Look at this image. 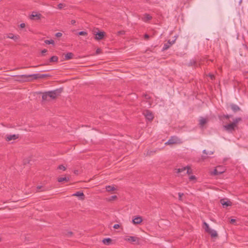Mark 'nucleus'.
I'll use <instances>...</instances> for the list:
<instances>
[{"mask_svg": "<svg viewBox=\"0 0 248 248\" xmlns=\"http://www.w3.org/2000/svg\"><path fill=\"white\" fill-rule=\"evenodd\" d=\"M117 199V196L116 195L111 196L110 197L107 199V201L109 202H111L114 200H115Z\"/></svg>", "mask_w": 248, "mask_h": 248, "instance_id": "obj_27", "label": "nucleus"}, {"mask_svg": "<svg viewBox=\"0 0 248 248\" xmlns=\"http://www.w3.org/2000/svg\"><path fill=\"white\" fill-rule=\"evenodd\" d=\"M106 189L107 191H111L115 190L116 189L114 186H106Z\"/></svg>", "mask_w": 248, "mask_h": 248, "instance_id": "obj_23", "label": "nucleus"}, {"mask_svg": "<svg viewBox=\"0 0 248 248\" xmlns=\"http://www.w3.org/2000/svg\"><path fill=\"white\" fill-rule=\"evenodd\" d=\"M41 15L40 14H37L33 12L30 18L31 19H34V18L35 17L36 19H39L41 18Z\"/></svg>", "mask_w": 248, "mask_h": 248, "instance_id": "obj_13", "label": "nucleus"}, {"mask_svg": "<svg viewBox=\"0 0 248 248\" xmlns=\"http://www.w3.org/2000/svg\"><path fill=\"white\" fill-rule=\"evenodd\" d=\"M203 153L204 154H206V155H207V154L212 155L214 154V152L210 151L209 152H207L206 150H203Z\"/></svg>", "mask_w": 248, "mask_h": 248, "instance_id": "obj_31", "label": "nucleus"}, {"mask_svg": "<svg viewBox=\"0 0 248 248\" xmlns=\"http://www.w3.org/2000/svg\"><path fill=\"white\" fill-rule=\"evenodd\" d=\"M207 121L206 119L204 118H201L200 120V124L201 126H203L205 124H206Z\"/></svg>", "mask_w": 248, "mask_h": 248, "instance_id": "obj_25", "label": "nucleus"}, {"mask_svg": "<svg viewBox=\"0 0 248 248\" xmlns=\"http://www.w3.org/2000/svg\"><path fill=\"white\" fill-rule=\"evenodd\" d=\"M220 203L224 207H226L232 205V202L229 201H225V199L220 200Z\"/></svg>", "mask_w": 248, "mask_h": 248, "instance_id": "obj_8", "label": "nucleus"}, {"mask_svg": "<svg viewBox=\"0 0 248 248\" xmlns=\"http://www.w3.org/2000/svg\"><path fill=\"white\" fill-rule=\"evenodd\" d=\"M58 168V169L62 170H65L66 169L65 167L64 166H63L62 165H60Z\"/></svg>", "mask_w": 248, "mask_h": 248, "instance_id": "obj_32", "label": "nucleus"}, {"mask_svg": "<svg viewBox=\"0 0 248 248\" xmlns=\"http://www.w3.org/2000/svg\"><path fill=\"white\" fill-rule=\"evenodd\" d=\"M190 181H193L196 180V177L194 175H191L189 178Z\"/></svg>", "mask_w": 248, "mask_h": 248, "instance_id": "obj_34", "label": "nucleus"}, {"mask_svg": "<svg viewBox=\"0 0 248 248\" xmlns=\"http://www.w3.org/2000/svg\"><path fill=\"white\" fill-rule=\"evenodd\" d=\"M235 219L232 218L231 220V223H233L235 222Z\"/></svg>", "mask_w": 248, "mask_h": 248, "instance_id": "obj_45", "label": "nucleus"}, {"mask_svg": "<svg viewBox=\"0 0 248 248\" xmlns=\"http://www.w3.org/2000/svg\"><path fill=\"white\" fill-rule=\"evenodd\" d=\"M73 195L75 196L79 197L81 199H83V197H84L83 193L81 192H77L76 193L74 194Z\"/></svg>", "mask_w": 248, "mask_h": 248, "instance_id": "obj_20", "label": "nucleus"}, {"mask_svg": "<svg viewBox=\"0 0 248 248\" xmlns=\"http://www.w3.org/2000/svg\"><path fill=\"white\" fill-rule=\"evenodd\" d=\"M45 43L46 44H48V45H49V44H52V45H54V41L53 40H45Z\"/></svg>", "mask_w": 248, "mask_h": 248, "instance_id": "obj_28", "label": "nucleus"}, {"mask_svg": "<svg viewBox=\"0 0 248 248\" xmlns=\"http://www.w3.org/2000/svg\"><path fill=\"white\" fill-rule=\"evenodd\" d=\"M42 186H38L37 187V191H42L43 190V189H42Z\"/></svg>", "mask_w": 248, "mask_h": 248, "instance_id": "obj_36", "label": "nucleus"}, {"mask_svg": "<svg viewBox=\"0 0 248 248\" xmlns=\"http://www.w3.org/2000/svg\"><path fill=\"white\" fill-rule=\"evenodd\" d=\"M73 56V54L71 52H68L66 53L65 55V60H69L72 58Z\"/></svg>", "mask_w": 248, "mask_h": 248, "instance_id": "obj_21", "label": "nucleus"}, {"mask_svg": "<svg viewBox=\"0 0 248 248\" xmlns=\"http://www.w3.org/2000/svg\"><path fill=\"white\" fill-rule=\"evenodd\" d=\"M152 17L148 14H145L142 17V20L144 22H147L151 19Z\"/></svg>", "mask_w": 248, "mask_h": 248, "instance_id": "obj_15", "label": "nucleus"}, {"mask_svg": "<svg viewBox=\"0 0 248 248\" xmlns=\"http://www.w3.org/2000/svg\"><path fill=\"white\" fill-rule=\"evenodd\" d=\"M241 120V119L240 118H236L233 120V121L232 123V124L236 127L237 126V124H238V123Z\"/></svg>", "mask_w": 248, "mask_h": 248, "instance_id": "obj_24", "label": "nucleus"}, {"mask_svg": "<svg viewBox=\"0 0 248 248\" xmlns=\"http://www.w3.org/2000/svg\"><path fill=\"white\" fill-rule=\"evenodd\" d=\"M226 117L227 118H229V116L228 115H227V116H226Z\"/></svg>", "mask_w": 248, "mask_h": 248, "instance_id": "obj_48", "label": "nucleus"}, {"mask_svg": "<svg viewBox=\"0 0 248 248\" xmlns=\"http://www.w3.org/2000/svg\"><path fill=\"white\" fill-rule=\"evenodd\" d=\"M125 240L130 242H136L138 241V238L135 236H129L125 238Z\"/></svg>", "mask_w": 248, "mask_h": 248, "instance_id": "obj_11", "label": "nucleus"}, {"mask_svg": "<svg viewBox=\"0 0 248 248\" xmlns=\"http://www.w3.org/2000/svg\"><path fill=\"white\" fill-rule=\"evenodd\" d=\"M58 61V58L56 56H52L50 59V62H57Z\"/></svg>", "mask_w": 248, "mask_h": 248, "instance_id": "obj_29", "label": "nucleus"}, {"mask_svg": "<svg viewBox=\"0 0 248 248\" xmlns=\"http://www.w3.org/2000/svg\"><path fill=\"white\" fill-rule=\"evenodd\" d=\"M209 76H210V77L211 79H213V78H214V75H213L210 74V75H209Z\"/></svg>", "mask_w": 248, "mask_h": 248, "instance_id": "obj_47", "label": "nucleus"}, {"mask_svg": "<svg viewBox=\"0 0 248 248\" xmlns=\"http://www.w3.org/2000/svg\"><path fill=\"white\" fill-rule=\"evenodd\" d=\"M203 224L204 225V230L207 232L211 229V228L209 227V225L207 223L204 222Z\"/></svg>", "mask_w": 248, "mask_h": 248, "instance_id": "obj_26", "label": "nucleus"}, {"mask_svg": "<svg viewBox=\"0 0 248 248\" xmlns=\"http://www.w3.org/2000/svg\"><path fill=\"white\" fill-rule=\"evenodd\" d=\"M111 242V239L109 238H105L102 240V242L107 245H109L110 242Z\"/></svg>", "mask_w": 248, "mask_h": 248, "instance_id": "obj_18", "label": "nucleus"}, {"mask_svg": "<svg viewBox=\"0 0 248 248\" xmlns=\"http://www.w3.org/2000/svg\"><path fill=\"white\" fill-rule=\"evenodd\" d=\"M27 77H33L34 79H36L38 78H41L44 77L45 75H40L38 74H32V75H30L28 76Z\"/></svg>", "mask_w": 248, "mask_h": 248, "instance_id": "obj_14", "label": "nucleus"}, {"mask_svg": "<svg viewBox=\"0 0 248 248\" xmlns=\"http://www.w3.org/2000/svg\"><path fill=\"white\" fill-rule=\"evenodd\" d=\"M71 23L73 25L75 24L76 23V20H72L71 21Z\"/></svg>", "mask_w": 248, "mask_h": 248, "instance_id": "obj_42", "label": "nucleus"}, {"mask_svg": "<svg viewBox=\"0 0 248 248\" xmlns=\"http://www.w3.org/2000/svg\"><path fill=\"white\" fill-rule=\"evenodd\" d=\"M61 92V89H57L54 91L46 92L42 95V99L46 101H50L54 99L60 94Z\"/></svg>", "mask_w": 248, "mask_h": 248, "instance_id": "obj_1", "label": "nucleus"}, {"mask_svg": "<svg viewBox=\"0 0 248 248\" xmlns=\"http://www.w3.org/2000/svg\"><path fill=\"white\" fill-rule=\"evenodd\" d=\"M120 227V225L118 224H116L113 226V228L115 229H117Z\"/></svg>", "mask_w": 248, "mask_h": 248, "instance_id": "obj_38", "label": "nucleus"}, {"mask_svg": "<svg viewBox=\"0 0 248 248\" xmlns=\"http://www.w3.org/2000/svg\"><path fill=\"white\" fill-rule=\"evenodd\" d=\"M55 35H56V37H59L62 36V33H61V32H57V33H56Z\"/></svg>", "mask_w": 248, "mask_h": 248, "instance_id": "obj_39", "label": "nucleus"}, {"mask_svg": "<svg viewBox=\"0 0 248 248\" xmlns=\"http://www.w3.org/2000/svg\"><path fill=\"white\" fill-rule=\"evenodd\" d=\"M18 138V135L13 134V135H7L6 136V140L7 141H11L13 140H16Z\"/></svg>", "mask_w": 248, "mask_h": 248, "instance_id": "obj_9", "label": "nucleus"}, {"mask_svg": "<svg viewBox=\"0 0 248 248\" xmlns=\"http://www.w3.org/2000/svg\"><path fill=\"white\" fill-rule=\"evenodd\" d=\"M184 195V194L183 193H178V196H179V199L180 200H182V196Z\"/></svg>", "mask_w": 248, "mask_h": 248, "instance_id": "obj_35", "label": "nucleus"}, {"mask_svg": "<svg viewBox=\"0 0 248 248\" xmlns=\"http://www.w3.org/2000/svg\"><path fill=\"white\" fill-rule=\"evenodd\" d=\"M182 143V140L181 139L178 138L175 136L171 137L166 142H165V144L172 145L173 144H180Z\"/></svg>", "mask_w": 248, "mask_h": 248, "instance_id": "obj_3", "label": "nucleus"}, {"mask_svg": "<svg viewBox=\"0 0 248 248\" xmlns=\"http://www.w3.org/2000/svg\"><path fill=\"white\" fill-rule=\"evenodd\" d=\"M47 52V50L46 49H43L42 51V53L43 54L44 53H45L46 52Z\"/></svg>", "mask_w": 248, "mask_h": 248, "instance_id": "obj_44", "label": "nucleus"}, {"mask_svg": "<svg viewBox=\"0 0 248 248\" xmlns=\"http://www.w3.org/2000/svg\"><path fill=\"white\" fill-rule=\"evenodd\" d=\"M124 31H119L117 32L118 35H119L124 34Z\"/></svg>", "mask_w": 248, "mask_h": 248, "instance_id": "obj_37", "label": "nucleus"}, {"mask_svg": "<svg viewBox=\"0 0 248 248\" xmlns=\"http://www.w3.org/2000/svg\"><path fill=\"white\" fill-rule=\"evenodd\" d=\"M78 34L79 35H87V32H86V31H79L78 33Z\"/></svg>", "mask_w": 248, "mask_h": 248, "instance_id": "obj_30", "label": "nucleus"}, {"mask_svg": "<svg viewBox=\"0 0 248 248\" xmlns=\"http://www.w3.org/2000/svg\"><path fill=\"white\" fill-rule=\"evenodd\" d=\"M64 6V5L62 3H60L58 5V8L60 9H62Z\"/></svg>", "mask_w": 248, "mask_h": 248, "instance_id": "obj_33", "label": "nucleus"}, {"mask_svg": "<svg viewBox=\"0 0 248 248\" xmlns=\"http://www.w3.org/2000/svg\"><path fill=\"white\" fill-rule=\"evenodd\" d=\"M231 108L232 109V110L234 112H236V111L239 110L240 109L239 107L236 105L232 104V105H231Z\"/></svg>", "mask_w": 248, "mask_h": 248, "instance_id": "obj_19", "label": "nucleus"}, {"mask_svg": "<svg viewBox=\"0 0 248 248\" xmlns=\"http://www.w3.org/2000/svg\"><path fill=\"white\" fill-rule=\"evenodd\" d=\"M218 168H219L215 169L211 172V174L213 175H217L222 174V173H223L224 172V170H219Z\"/></svg>", "mask_w": 248, "mask_h": 248, "instance_id": "obj_10", "label": "nucleus"}, {"mask_svg": "<svg viewBox=\"0 0 248 248\" xmlns=\"http://www.w3.org/2000/svg\"><path fill=\"white\" fill-rule=\"evenodd\" d=\"M177 38V36H175V39L172 41L170 40L168 41V42L164 45L162 50H165L168 49L171 45H172L175 42Z\"/></svg>", "mask_w": 248, "mask_h": 248, "instance_id": "obj_4", "label": "nucleus"}, {"mask_svg": "<svg viewBox=\"0 0 248 248\" xmlns=\"http://www.w3.org/2000/svg\"><path fill=\"white\" fill-rule=\"evenodd\" d=\"M20 27L21 28H24L25 27V23H21L20 24Z\"/></svg>", "mask_w": 248, "mask_h": 248, "instance_id": "obj_40", "label": "nucleus"}, {"mask_svg": "<svg viewBox=\"0 0 248 248\" xmlns=\"http://www.w3.org/2000/svg\"><path fill=\"white\" fill-rule=\"evenodd\" d=\"M141 221H142V219L140 217H136L132 220L133 223L135 224H139L140 222H141Z\"/></svg>", "mask_w": 248, "mask_h": 248, "instance_id": "obj_12", "label": "nucleus"}, {"mask_svg": "<svg viewBox=\"0 0 248 248\" xmlns=\"http://www.w3.org/2000/svg\"><path fill=\"white\" fill-rule=\"evenodd\" d=\"M105 34L104 31H98L95 34V39L100 40L103 38Z\"/></svg>", "mask_w": 248, "mask_h": 248, "instance_id": "obj_6", "label": "nucleus"}, {"mask_svg": "<svg viewBox=\"0 0 248 248\" xmlns=\"http://www.w3.org/2000/svg\"><path fill=\"white\" fill-rule=\"evenodd\" d=\"M72 234V232H67V235L68 236H71Z\"/></svg>", "mask_w": 248, "mask_h": 248, "instance_id": "obj_41", "label": "nucleus"}, {"mask_svg": "<svg viewBox=\"0 0 248 248\" xmlns=\"http://www.w3.org/2000/svg\"><path fill=\"white\" fill-rule=\"evenodd\" d=\"M101 51V50L99 48L97 49L96 50V53L97 54H99Z\"/></svg>", "mask_w": 248, "mask_h": 248, "instance_id": "obj_43", "label": "nucleus"}, {"mask_svg": "<svg viewBox=\"0 0 248 248\" xmlns=\"http://www.w3.org/2000/svg\"><path fill=\"white\" fill-rule=\"evenodd\" d=\"M208 233H209L211 236L213 237H216L217 236V232L211 229L208 232Z\"/></svg>", "mask_w": 248, "mask_h": 248, "instance_id": "obj_16", "label": "nucleus"}, {"mask_svg": "<svg viewBox=\"0 0 248 248\" xmlns=\"http://www.w3.org/2000/svg\"><path fill=\"white\" fill-rule=\"evenodd\" d=\"M7 38H10V39H12L14 40H16L17 39H18L19 38V36L18 35H13V34H9L7 36Z\"/></svg>", "mask_w": 248, "mask_h": 248, "instance_id": "obj_17", "label": "nucleus"}, {"mask_svg": "<svg viewBox=\"0 0 248 248\" xmlns=\"http://www.w3.org/2000/svg\"><path fill=\"white\" fill-rule=\"evenodd\" d=\"M144 37H145V38H146V39H148V38H149V36L148 34H145V35H144Z\"/></svg>", "mask_w": 248, "mask_h": 248, "instance_id": "obj_46", "label": "nucleus"}, {"mask_svg": "<svg viewBox=\"0 0 248 248\" xmlns=\"http://www.w3.org/2000/svg\"><path fill=\"white\" fill-rule=\"evenodd\" d=\"M235 127V126L232 123L224 126V129L228 131H232Z\"/></svg>", "mask_w": 248, "mask_h": 248, "instance_id": "obj_7", "label": "nucleus"}, {"mask_svg": "<svg viewBox=\"0 0 248 248\" xmlns=\"http://www.w3.org/2000/svg\"><path fill=\"white\" fill-rule=\"evenodd\" d=\"M145 117L149 121L152 120L154 118L153 114L149 110H145L143 113Z\"/></svg>", "mask_w": 248, "mask_h": 248, "instance_id": "obj_5", "label": "nucleus"}, {"mask_svg": "<svg viewBox=\"0 0 248 248\" xmlns=\"http://www.w3.org/2000/svg\"><path fill=\"white\" fill-rule=\"evenodd\" d=\"M69 180V177H60L58 178V181L59 182H62L63 181H68Z\"/></svg>", "mask_w": 248, "mask_h": 248, "instance_id": "obj_22", "label": "nucleus"}, {"mask_svg": "<svg viewBox=\"0 0 248 248\" xmlns=\"http://www.w3.org/2000/svg\"><path fill=\"white\" fill-rule=\"evenodd\" d=\"M175 172L179 174V176H183L186 174H190L192 173V170L188 166L183 167L182 168L175 169Z\"/></svg>", "mask_w": 248, "mask_h": 248, "instance_id": "obj_2", "label": "nucleus"}]
</instances>
